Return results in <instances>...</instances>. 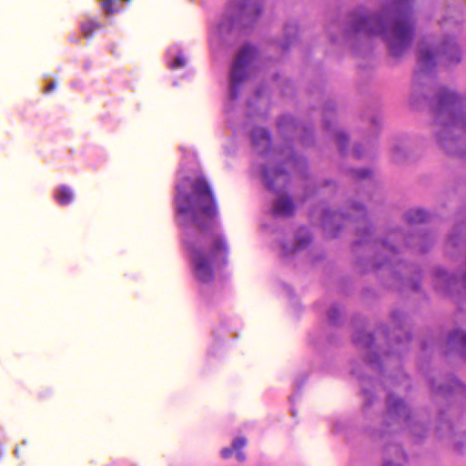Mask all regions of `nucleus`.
Masks as SVG:
<instances>
[{
	"label": "nucleus",
	"instance_id": "nucleus-17",
	"mask_svg": "<svg viewBox=\"0 0 466 466\" xmlns=\"http://www.w3.org/2000/svg\"><path fill=\"white\" fill-rule=\"evenodd\" d=\"M116 3V0H102V6L106 14L112 15L117 11V9L114 7Z\"/></svg>",
	"mask_w": 466,
	"mask_h": 466
},
{
	"label": "nucleus",
	"instance_id": "nucleus-7",
	"mask_svg": "<svg viewBox=\"0 0 466 466\" xmlns=\"http://www.w3.org/2000/svg\"><path fill=\"white\" fill-rule=\"evenodd\" d=\"M294 204L289 198H280L272 210L274 216H291L294 212Z\"/></svg>",
	"mask_w": 466,
	"mask_h": 466
},
{
	"label": "nucleus",
	"instance_id": "nucleus-5",
	"mask_svg": "<svg viewBox=\"0 0 466 466\" xmlns=\"http://www.w3.org/2000/svg\"><path fill=\"white\" fill-rule=\"evenodd\" d=\"M266 186L270 190H275L277 186L283 187L289 182L288 173L280 168H267L264 171Z\"/></svg>",
	"mask_w": 466,
	"mask_h": 466
},
{
	"label": "nucleus",
	"instance_id": "nucleus-22",
	"mask_svg": "<svg viewBox=\"0 0 466 466\" xmlns=\"http://www.w3.org/2000/svg\"><path fill=\"white\" fill-rule=\"evenodd\" d=\"M56 84L55 82H51L46 86L45 92L49 93V92L53 91L54 89H56Z\"/></svg>",
	"mask_w": 466,
	"mask_h": 466
},
{
	"label": "nucleus",
	"instance_id": "nucleus-25",
	"mask_svg": "<svg viewBox=\"0 0 466 466\" xmlns=\"http://www.w3.org/2000/svg\"><path fill=\"white\" fill-rule=\"evenodd\" d=\"M456 385H457V387L462 386V384L459 380H456Z\"/></svg>",
	"mask_w": 466,
	"mask_h": 466
},
{
	"label": "nucleus",
	"instance_id": "nucleus-14",
	"mask_svg": "<svg viewBox=\"0 0 466 466\" xmlns=\"http://www.w3.org/2000/svg\"><path fill=\"white\" fill-rule=\"evenodd\" d=\"M247 441L243 437L237 438L233 441L232 448L237 452V457L239 461H243L245 460V455L241 451V449L246 445Z\"/></svg>",
	"mask_w": 466,
	"mask_h": 466
},
{
	"label": "nucleus",
	"instance_id": "nucleus-23",
	"mask_svg": "<svg viewBox=\"0 0 466 466\" xmlns=\"http://www.w3.org/2000/svg\"><path fill=\"white\" fill-rule=\"evenodd\" d=\"M310 241V238H308L306 240H299V246H304L306 243Z\"/></svg>",
	"mask_w": 466,
	"mask_h": 466
},
{
	"label": "nucleus",
	"instance_id": "nucleus-11",
	"mask_svg": "<svg viewBox=\"0 0 466 466\" xmlns=\"http://www.w3.org/2000/svg\"><path fill=\"white\" fill-rule=\"evenodd\" d=\"M419 64L421 70H426L427 68L433 66L435 65V54L430 50H421Z\"/></svg>",
	"mask_w": 466,
	"mask_h": 466
},
{
	"label": "nucleus",
	"instance_id": "nucleus-6",
	"mask_svg": "<svg viewBox=\"0 0 466 466\" xmlns=\"http://www.w3.org/2000/svg\"><path fill=\"white\" fill-rule=\"evenodd\" d=\"M458 101V96L455 93L448 90L447 88H441L437 96V105L435 106V111L441 113L450 109Z\"/></svg>",
	"mask_w": 466,
	"mask_h": 466
},
{
	"label": "nucleus",
	"instance_id": "nucleus-2",
	"mask_svg": "<svg viewBox=\"0 0 466 466\" xmlns=\"http://www.w3.org/2000/svg\"><path fill=\"white\" fill-rule=\"evenodd\" d=\"M414 35V25L410 17L399 15L392 28V31L387 35L391 55L399 56L410 45Z\"/></svg>",
	"mask_w": 466,
	"mask_h": 466
},
{
	"label": "nucleus",
	"instance_id": "nucleus-4",
	"mask_svg": "<svg viewBox=\"0 0 466 466\" xmlns=\"http://www.w3.org/2000/svg\"><path fill=\"white\" fill-rule=\"evenodd\" d=\"M436 56L448 66L461 62L460 46L452 38L445 39L436 52Z\"/></svg>",
	"mask_w": 466,
	"mask_h": 466
},
{
	"label": "nucleus",
	"instance_id": "nucleus-3",
	"mask_svg": "<svg viewBox=\"0 0 466 466\" xmlns=\"http://www.w3.org/2000/svg\"><path fill=\"white\" fill-rule=\"evenodd\" d=\"M256 53L253 46L247 45L238 53L231 70V96L237 98L240 84L246 76V66L249 60H251Z\"/></svg>",
	"mask_w": 466,
	"mask_h": 466
},
{
	"label": "nucleus",
	"instance_id": "nucleus-21",
	"mask_svg": "<svg viewBox=\"0 0 466 466\" xmlns=\"http://www.w3.org/2000/svg\"><path fill=\"white\" fill-rule=\"evenodd\" d=\"M234 451H235V450L232 447L231 448H224L221 451V456L224 459H228L232 456Z\"/></svg>",
	"mask_w": 466,
	"mask_h": 466
},
{
	"label": "nucleus",
	"instance_id": "nucleus-1",
	"mask_svg": "<svg viewBox=\"0 0 466 466\" xmlns=\"http://www.w3.org/2000/svg\"><path fill=\"white\" fill-rule=\"evenodd\" d=\"M177 213L189 218L198 232L187 234L183 247L190 258L195 278L201 283L213 281L214 265L228 262V247L224 237L214 228L218 207L214 194L202 176L186 177L177 187Z\"/></svg>",
	"mask_w": 466,
	"mask_h": 466
},
{
	"label": "nucleus",
	"instance_id": "nucleus-9",
	"mask_svg": "<svg viewBox=\"0 0 466 466\" xmlns=\"http://www.w3.org/2000/svg\"><path fill=\"white\" fill-rule=\"evenodd\" d=\"M449 343L458 345L466 359V333L461 330H455L449 336Z\"/></svg>",
	"mask_w": 466,
	"mask_h": 466
},
{
	"label": "nucleus",
	"instance_id": "nucleus-15",
	"mask_svg": "<svg viewBox=\"0 0 466 466\" xmlns=\"http://www.w3.org/2000/svg\"><path fill=\"white\" fill-rule=\"evenodd\" d=\"M402 400L390 396L388 399V408L390 410L398 411L399 408L403 407Z\"/></svg>",
	"mask_w": 466,
	"mask_h": 466
},
{
	"label": "nucleus",
	"instance_id": "nucleus-18",
	"mask_svg": "<svg viewBox=\"0 0 466 466\" xmlns=\"http://www.w3.org/2000/svg\"><path fill=\"white\" fill-rule=\"evenodd\" d=\"M186 65V61L182 56H177L176 59L171 63L170 67L172 69H177L183 67Z\"/></svg>",
	"mask_w": 466,
	"mask_h": 466
},
{
	"label": "nucleus",
	"instance_id": "nucleus-8",
	"mask_svg": "<svg viewBox=\"0 0 466 466\" xmlns=\"http://www.w3.org/2000/svg\"><path fill=\"white\" fill-rule=\"evenodd\" d=\"M56 200L62 206L70 204L74 199V194L66 185L58 187L54 195Z\"/></svg>",
	"mask_w": 466,
	"mask_h": 466
},
{
	"label": "nucleus",
	"instance_id": "nucleus-12",
	"mask_svg": "<svg viewBox=\"0 0 466 466\" xmlns=\"http://www.w3.org/2000/svg\"><path fill=\"white\" fill-rule=\"evenodd\" d=\"M251 138L255 146L258 145L260 140L265 144L266 147H268L270 145L269 133L264 129L254 130L252 132Z\"/></svg>",
	"mask_w": 466,
	"mask_h": 466
},
{
	"label": "nucleus",
	"instance_id": "nucleus-10",
	"mask_svg": "<svg viewBox=\"0 0 466 466\" xmlns=\"http://www.w3.org/2000/svg\"><path fill=\"white\" fill-rule=\"evenodd\" d=\"M103 25L96 19L93 18L85 21L81 25V30L86 37H91L96 31L101 29Z\"/></svg>",
	"mask_w": 466,
	"mask_h": 466
},
{
	"label": "nucleus",
	"instance_id": "nucleus-20",
	"mask_svg": "<svg viewBox=\"0 0 466 466\" xmlns=\"http://www.w3.org/2000/svg\"><path fill=\"white\" fill-rule=\"evenodd\" d=\"M355 177L358 178H365L370 177V171L368 169H360L354 172Z\"/></svg>",
	"mask_w": 466,
	"mask_h": 466
},
{
	"label": "nucleus",
	"instance_id": "nucleus-24",
	"mask_svg": "<svg viewBox=\"0 0 466 466\" xmlns=\"http://www.w3.org/2000/svg\"><path fill=\"white\" fill-rule=\"evenodd\" d=\"M395 2L398 5H400L408 2V0H395Z\"/></svg>",
	"mask_w": 466,
	"mask_h": 466
},
{
	"label": "nucleus",
	"instance_id": "nucleus-19",
	"mask_svg": "<svg viewBox=\"0 0 466 466\" xmlns=\"http://www.w3.org/2000/svg\"><path fill=\"white\" fill-rule=\"evenodd\" d=\"M337 140H338V143L339 144L340 146V148L341 150H344L345 148V145L348 141V137L347 135L343 134V133H339L337 135Z\"/></svg>",
	"mask_w": 466,
	"mask_h": 466
},
{
	"label": "nucleus",
	"instance_id": "nucleus-16",
	"mask_svg": "<svg viewBox=\"0 0 466 466\" xmlns=\"http://www.w3.org/2000/svg\"><path fill=\"white\" fill-rule=\"evenodd\" d=\"M371 20L366 16H360L355 21V31L365 30L370 24Z\"/></svg>",
	"mask_w": 466,
	"mask_h": 466
},
{
	"label": "nucleus",
	"instance_id": "nucleus-13",
	"mask_svg": "<svg viewBox=\"0 0 466 466\" xmlns=\"http://www.w3.org/2000/svg\"><path fill=\"white\" fill-rule=\"evenodd\" d=\"M428 218V214L422 209L410 210L406 214V219L409 223H422Z\"/></svg>",
	"mask_w": 466,
	"mask_h": 466
}]
</instances>
